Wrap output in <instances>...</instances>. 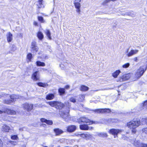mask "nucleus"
<instances>
[{
  "label": "nucleus",
  "instance_id": "obj_53",
  "mask_svg": "<svg viewBox=\"0 0 147 147\" xmlns=\"http://www.w3.org/2000/svg\"><path fill=\"white\" fill-rule=\"evenodd\" d=\"M22 147H26V145H23L22 146Z\"/></svg>",
  "mask_w": 147,
  "mask_h": 147
},
{
  "label": "nucleus",
  "instance_id": "obj_7",
  "mask_svg": "<svg viewBox=\"0 0 147 147\" xmlns=\"http://www.w3.org/2000/svg\"><path fill=\"white\" fill-rule=\"evenodd\" d=\"M31 49L33 52H36L38 50V47L36 45V44L35 42H32L31 43Z\"/></svg>",
  "mask_w": 147,
  "mask_h": 147
},
{
  "label": "nucleus",
  "instance_id": "obj_34",
  "mask_svg": "<svg viewBox=\"0 0 147 147\" xmlns=\"http://www.w3.org/2000/svg\"><path fill=\"white\" fill-rule=\"evenodd\" d=\"M84 95H81L80 96V97L78 99V100L80 102L84 100Z\"/></svg>",
  "mask_w": 147,
  "mask_h": 147
},
{
  "label": "nucleus",
  "instance_id": "obj_24",
  "mask_svg": "<svg viewBox=\"0 0 147 147\" xmlns=\"http://www.w3.org/2000/svg\"><path fill=\"white\" fill-rule=\"evenodd\" d=\"M42 1L41 0H38V3L37 4V7L38 8H40L44 7L43 4H42Z\"/></svg>",
  "mask_w": 147,
  "mask_h": 147
},
{
  "label": "nucleus",
  "instance_id": "obj_54",
  "mask_svg": "<svg viewBox=\"0 0 147 147\" xmlns=\"http://www.w3.org/2000/svg\"><path fill=\"white\" fill-rule=\"evenodd\" d=\"M3 112V111L0 110V114L2 113Z\"/></svg>",
  "mask_w": 147,
  "mask_h": 147
},
{
  "label": "nucleus",
  "instance_id": "obj_21",
  "mask_svg": "<svg viewBox=\"0 0 147 147\" xmlns=\"http://www.w3.org/2000/svg\"><path fill=\"white\" fill-rule=\"evenodd\" d=\"M97 134L100 137H107L108 136L107 133L104 132L98 133Z\"/></svg>",
  "mask_w": 147,
  "mask_h": 147
},
{
  "label": "nucleus",
  "instance_id": "obj_2",
  "mask_svg": "<svg viewBox=\"0 0 147 147\" xmlns=\"http://www.w3.org/2000/svg\"><path fill=\"white\" fill-rule=\"evenodd\" d=\"M69 108H68L67 110L65 111H59V113L61 116L66 121H68L70 120V116L69 114Z\"/></svg>",
  "mask_w": 147,
  "mask_h": 147
},
{
  "label": "nucleus",
  "instance_id": "obj_43",
  "mask_svg": "<svg viewBox=\"0 0 147 147\" xmlns=\"http://www.w3.org/2000/svg\"><path fill=\"white\" fill-rule=\"evenodd\" d=\"M6 128H3V130L5 132H8L9 130V127H8L5 126Z\"/></svg>",
  "mask_w": 147,
  "mask_h": 147
},
{
  "label": "nucleus",
  "instance_id": "obj_58",
  "mask_svg": "<svg viewBox=\"0 0 147 147\" xmlns=\"http://www.w3.org/2000/svg\"><path fill=\"white\" fill-rule=\"evenodd\" d=\"M41 53H40V52H39V53H38V54H40Z\"/></svg>",
  "mask_w": 147,
  "mask_h": 147
},
{
  "label": "nucleus",
  "instance_id": "obj_19",
  "mask_svg": "<svg viewBox=\"0 0 147 147\" xmlns=\"http://www.w3.org/2000/svg\"><path fill=\"white\" fill-rule=\"evenodd\" d=\"M54 130L56 135H59L63 132L62 130L59 128L55 129Z\"/></svg>",
  "mask_w": 147,
  "mask_h": 147
},
{
  "label": "nucleus",
  "instance_id": "obj_46",
  "mask_svg": "<svg viewBox=\"0 0 147 147\" xmlns=\"http://www.w3.org/2000/svg\"><path fill=\"white\" fill-rule=\"evenodd\" d=\"M4 102L5 104H8L9 103V101L8 100H5L4 101Z\"/></svg>",
  "mask_w": 147,
  "mask_h": 147
},
{
  "label": "nucleus",
  "instance_id": "obj_15",
  "mask_svg": "<svg viewBox=\"0 0 147 147\" xmlns=\"http://www.w3.org/2000/svg\"><path fill=\"white\" fill-rule=\"evenodd\" d=\"M18 98H19L18 96L17 95H12L10 96V103L14 102Z\"/></svg>",
  "mask_w": 147,
  "mask_h": 147
},
{
  "label": "nucleus",
  "instance_id": "obj_57",
  "mask_svg": "<svg viewBox=\"0 0 147 147\" xmlns=\"http://www.w3.org/2000/svg\"><path fill=\"white\" fill-rule=\"evenodd\" d=\"M2 97V96H1V95H0V98H1Z\"/></svg>",
  "mask_w": 147,
  "mask_h": 147
},
{
  "label": "nucleus",
  "instance_id": "obj_6",
  "mask_svg": "<svg viewBox=\"0 0 147 147\" xmlns=\"http://www.w3.org/2000/svg\"><path fill=\"white\" fill-rule=\"evenodd\" d=\"M23 107L24 110L28 111H30L33 108V105L32 104L27 103H25L23 105Z\"/></svg>",
  "mask_w": 147,
  "mask_h": 147
},
{
  "label": "nucleus",
  "instance_id": "obj_44",
  "mask_svg": "<svg viewBox=\"0 0 147 147\" xmlns=\"http://www.w3.org/2000/svg\"><path fill=\"white\" fill-rule=\"evenodd\" d=\"M106 120L109 123H110V122H111V121L112 122H113L114 121V119H106Z\"/></svg>",
  "mask_w": 147,
  "mask_h": 147
},
{
  "label": "nucleus",
  "instance_id": "obj_51",
  "mask_svg": "<svg viewBox=\"0 0 147 147\" xmlns=\"http://www.w3.org/2000/svg\"><path fill=\"white\" fill-rule=\"evenodd\" d=\"M11 138H17V135H14L13 136H11Z\"/></svg>",
  "mask_w": 147,
  "mask_h": 147
},
{
  "label": "nucleus",
  "instance_id": "obj_33",
  "mask_svg": "<svg viewBox=\"0 0 147 147\" xmlns=\"http://www.w3.org/2000/svg\"><path fill=\"white\" fill-rule=\"evenodd\" d=\"M121 15L123 16H125V15H127V16H131L132 15V12L130 11H127L125 13H122L121 14Z\"/></svg>",
  "mask_w": 147,
  "mask_h": 147
},
{
  "label": "nucleus",
  "instance_id": "obj_62",
  "mask_svg": "<svg viewBox=\"0 0 147 147\" xmlns=\"http://www.w3.org/2000/svg\"><path fill=\"white\" fill-rule=\"evenodd\" d=\"M41 1H43V0H41Z\"/></svg>",
  "mask_w": 147,
  "mask_h": 147
},
{
  "label": "nucleus",
  "instance_id": "obj_27",
  "mask_svg": "<svg viewBox=\"0 0 147 147\" xmlns=\"http://www.w3.org/2000/svg\"><path fill=\"white\" fill-rule=\"evenodd\" d=\"M17 49V47L15 45H12L11 46L10 51V53H12Z\"/></svg>",
  "mask_w": 147,
  "mask_h": 147
},
{
  "label": "nucleus",
  "instance_id": "obj_12",
  "mask_svg": "<svg viewBox=\"0 0 147 147\" xmlns=\"http://www.w3.org/2000/svg\"><path fill=\"white\" fill-rule=\"evenodd\" d=\"M134 145L137 147H147V143H140L138 141H135L134 144Z\"/></svg>",
  "mask_w": 147,
  "mask_h": 147
},
{
  "label": "nucleus",
  "instance_id": "obj_47",
  "mask_svg": "<svg viewBox=\"0 0 147 147\" xmlns=\"http://www.w3.org/2000/svg\"><path fill=\"white\" fill-rule=\"evenodd\" d=\"M12 35L10 33V42L12 40Z\"/></svg>",
  "mask_w": 147,
  "mask_h": 147
},
{
  "label": "nucleus",
  "instance_id": "obj_8",
  "mask_svg": "<svg viewBox=\"0 0 147 147\" xmlns=\"http://www.w3.org/2000/svg\"><path fill=\"white\" fill-rule=\"evenodd\" d=\"M32 78L35 81L39 80L40 74L38 71H36L32 74Z\"/></svg>",
  "mask_w": 147,
  "mask_h": 147
},
{
  "label": "nucleus",
  "instance_id": "obj_31",
  "mask_svg": "<svg viewBox=\"0 0 147 147\" xmlns=\"http://www.w3.org/2000/svg\"><path fill=\"white\" fill-rule=\"evenodd\" d=\"M32 58V54L31 53H29L27 55V59L28 60V61H31Z\"/></svg>",
  "mask_w": 147,
  "mask_h": 147
},
{
  "label": "nucleus",
  "instance_id": "obj_4",
  "mask_svg": "<svg viewBox=\"0 0 147 147\" xmlns=\"http://www.w3.org/2000/svg\"><path fill=\"white\" fill-rule=\"evenodd\" d=\"M145 67L143 66L140 67L137 70L136 74V76L138 78H140L143 74L146 69L145 70Z\"/></svg>",
  "mask_w": 147,
  "mask_h": 147
},
{
  "label": "nucleus",
  "instance_id": "obj_16",
  "mask_svg": "<svg viewBox=\"0 0 147 147\" xmlns=\"http://www.w3.org/2000/svg\"><path fill=\"white\" fill-rule=\"evenodd\" d=\"M74 4L75 8L76 9V11L78 13H80V8L81 4L80 3L78 2H74Z\"/></svg>",
  "mask_w": 147,
  "mask_h": 147
},
{
  "label": "nucleus",
  "instance_id": "obj_40",
  "mask_svg": "<svg viewBox=\"0 0 147 147\" xmlns=\"http://www.w3.org/2000/svg\"><path fill=\"white\" fill-rule=\"evenodd\" d=\"M16 112L15 111L10 109V115H14L16 114Z\"/></svg>",
  "mask_w": 147,
  "mask_h": 147
},
{
  "label": "nucleus",
  "instance_id": "obj_55",
  "mask_svg": "<svg viewBox=\"0 0 147 147\" xmlns=\"http://www.w3.org/2000/svg\"><path fill=\"white\" fill-rule=\"evenodd\" d=\"M145 122H146V123L147 124V119H146L145 121Z\"/></svg>",
  "mask_w": 147,
  "mask_h": 147
},
{
  "label": "nucleus",
  "instance_id": "obj_5",
  "mask_svg": "<svg viewBox=\"0 0 147 147\" xmlns=\"http://www.w3.org/2000/svg\"><path fill=\"white\" fill-rule=\"evenodd\" d=\"M76 136L82 138H90L91 136L88 133L82 134L81 133H77L75 134Z\"/></svg>",
  "mask_w": 147,
  "mask_h": 147
},
{
  "label": "nucleus",
  "instance_id": "obj_13",
  "mask_svg": "<svg viewBox=\"0 0 147 147\" xmlns=\"http://www.w3.org/2000/svg\"><path fill=\"white\" fill-rule=\"evenodd\" d=\"M80 120L82 122L88 123L89 124H92L93 123L92 121H91L89 119L87 118L84 116L80 117Z\"/></svg>",
  "mask_w": 147,
  "mask_h": 147
},
{
  "label": "nucleus",
  "instance_id": "obj_28",
  "mask_svg": "<svg viewBox=\"0 0 147 147\" xmlns=\"http://www.w3.org/2000/svg\"><path fill=\"white\" fill-rule=\"evenodd\" d=\"M120 73V71L119 70H116L112 74V76L114 78H116Z\"/></svg>",
  "mask_w": 147,
  "mask_h": 147
},
{
  "label": "nucleus",
  "instance_id": "obj_52",
  "mask_svg": "<svg viewBox=\"0 0 147 147\" xmlns=\"http://www.w3.org/2000/svg\"><path fill=\"white\" fill-rule=\"evenodd\" d=\"M19 36L20 37H22V34L21 33H20L19 34Z\"/></svg>",
  "mask_w": 147,
  "mask_h": 147
},
{
  "label": "nucleus",
  "instance_id": "obj_18",
  "mask_svg": "<svg viewBox=\"0 0 147 147\" xmlns=\"http://www.w3.org/2000/svg\"><path fill=\"white\" fill-rule=\"evenodd\" d=\"M41 121L42 122H45L47 124L49 125H51L53 124L52 121L50 120H47L44 118H42L40 119Z\"/></svg>",
  "mask_w": 147,
  "mask_h": 147
},
{
  "label": "nucleus",
  "instance_id": "obj_50",
  "mask_svg": "<svg viewBox=\"0 0 147 147\" xmlns=\"http://www.w3.org/2000/svg\"><path fill=\"white\" fill-rule=\"evenodd\" d=\"M69 88V85H66L65 87V88H66V89H68Z\"/></svg>",
  "mask_w": 147,
  "mask_h": 147
},
{
  "label": "nucleus",
  "instance_id": "obj_35",
  "mask_svg": "<svg viewBox=\"0 0 147 147\" xmlns=\"http://www.w3.org/2000/svg\"><path fill=\"white\" fill-rule=\"evenodd\" d=\"M143 109H147V100L144 102L143 104Z\"/></svg>",
  "mask_w": 147,
  "mask_h": 147
},
{
  "label": "nucleus",
  "instance_id": "obj_1",
  "mask_svg": "<svg viewBox=\"0 0 147 147\" xmlns=\"http://www.w3.org/2000/svg\"><path fill=\"white\" fill-rule=\"evenodd\" d=\"M140 125V120L137 119H134L127 123V124L128 127L131 129L132 132L134 134H135L137 131L136 128L139 127Z\"/></svg>",
  "mask_w": 147,
  "mask_h": 147
},
{
  "label": "nucleus",
  "instance_id": "obj_56",
  "mask_svg": "<svg viewBox=\"0 0 147 147\" xmlns=\"http://www.w3.org/2000/svg\"><path fill=\"white\" fill-rule=\"evenodd\" d=\"M12 139H13V140H16L17 138H11Z\"/></svg>",
  "mask_w": 147,
  "mask_h": 147
},
{
  "label": "nucleus",
  "instance_id": "obj_36",
  "mask_svg": "<svg viewBox=\"0 0 147 147\" xmlns=\"http://www.w3.org/2000/svg\"><path fill=\"white\" fill-rule=\"evenodd\" d=\"M130 65V64L129 63H127L122 65V67L123 68H126L129 67Z\"/></svg>",
  "mask_w": 147,
  "mask_h": 147
},
{
  "label": "nucleus",
  "instance_id": "obj_61",
  "mask_svg": "<svg viewBox=\"0 0 147 147\" xmlns=\"http://www.w3.org/2000/svg\"><path fill=\"white\" fill-rule=\"evenodd\" d=\"M67 103L69 104V103H68V102H67Z\"/></svg>",
  "mask_w": 147,
  "mask_h": 147
},
{
  "label": "nucleus",
  "instance_id": "obj_3",
  "mask_svg": "<svg viewBox=\"0 0 147 147\" xmlns=\"http://www.w3.org/2000/svg\"><path fill=\"white\" fill-rule=\"evenodd\" d=\"M48 103L50 106L54 107L57 109H61L64 106V105L59 102L51 101L49 102Z\"/></svg>",
  "mask_w": 147,
  "mask_h": 147
},
{
  "label": "nucleus",
  "instance_id": "obj_32",
  "mask_svg": "<svg viewBox=\"0 0 147 147\" xmlns=\"http://www.w3.org/2000/svg\"><path fill=\"white\" fill-rule=\"evenodd\" d=\"M65 89L63 88H60L59 89V92L60 95H62L65 93Z\"/></svg>",
  "mask_w": 147,
  "mask_h": 147
},
{
  "label": "nucleus",
  "instance_id": "obj_42",
  "mask_svg": "<svg viewBox=\"0 0 147 147\" xmlns=\"http://www.w3.org/2000/svg\"><path fill=\"white\" fill-rule=\"evenodd\" d=\"M10 143L12 144L13 145H16L17 144V142L15 141H10Z\"/></svg>",
  "mask_w": 147,
  "mask_h": 147
},
{
  "label": "nucleus",
  "instance_id": "obj_48",
  "mask_svg": "<svg viewBox=\"0 0 147 147\" xmlns=\"http://www.w3.org/2000/svg\"><path fill=\"white\" fill-rule=\"evenodd\" d=\"M7 40L8 42H9V33L7 34Z\"/></svg>",
  "mask_w": 147,
  "mask_h": 147
},
{
  "label": "nucleus",
  "instance_id": "obj_45",
  "mask_svg": "<svg viewBox=\"0 0 147 147\" xmlns=\"http://www.w3.org/2000/svg\"><path fill=\"white\" fill-rule=\"evenodd\" d=\"M138 58L137 57H135L133 58V60L135 62H137L138 61Z\"/></svg>",
  "mask_w": 147,
  "mask_h": 147
},
{
  "label": "nucleus",
  "instance_id": "obj_11",
  "mask_svg": "<svg viewBox=\"0 0 147 147\" xmlns=\"http://www.w3.org/2000/svg\"><path fill=\"white\" fill-rule=\"evenodd\" d=\"M128 50L129 49L127 50V51L126 52L127 53L126 55L128 57H131L133 55L137 53L138 52V50H131L130 51L128 52Z\"/></svg>",
  "mask_w": 147,
  "mask_h": 147
},
{
  "label": "nucleus",
  "instance_id": "obj_14",
  "mask_svg": "<svg viewBox=\"0 0 147 147\" xmlns=\"http://www.w3.org/2000/svg\"><path fill=\"white\" fill-rule=\"evenodd\" d=\"M130 77L129 74H125L120 76L119 78V81L122 82L128 80Z\"/></svg>",
  "mask_w": 147,
  "mask_h": 147
},
{
  "label": "nucleus",
  "instance_id": "obj_20",
  "mask_svg": "<svg viewBox=\"0 0 147 147\" xmlns=\"http://www.w3.org/2000/svg\"><path fill=\"white\" fill-rule=\"evenodd\" d=\"M37 36L39 40H41L43 38L44 35L42 32L38 31L37 34Z\"/></svg>",
  "mask_w": 147,
  "mask_h": 147
},
{
  "label": "nucleus",
  "instance_id": "obj_39",
  "mask_svg": "<svg viewBox=\"0 0 147 147\" xmlns=\"http://www.w3.org/2000/svg\"><path fill=\"white\" fill-rule=\"evenodd\" d=\"M69 100L71 102L74 103L76 101V99L73 97H71L69 99Z\"/></svg>",
  "mask_w": 147,
  "mask_h": 147
},
{
  "label": "nucleus",
  "instance_id": "obj_60",
  "mask_svg": "<svg viewBox=\"0 0 147 147\" xmlns=\"http://www.w3.org/2000/svg\"><path fill=\"white\" fill-rule=\"evenodd\" d=\"M60 67H61V65H60Z\"/></svg>",
  "mask_w": 147,
  "mask_h": 147
},
{
  "label": "nucleus",
  "instance_id": "obj_25",
  "mask_svg": "<svg viewBox=\"0 0 147 147\" xmlns=\"http://www.w3.org/2000/svg\"><path fill=\"white\" fill-rule=\"evenodd\" d=\"M54 97V95L53 94H49L47 95L46 98L47 100H50L53 99Z\"/></svg>",
  "mask_w": 147,
  "mask_h": 147
},
{
  "label": "nucleus",
  "instance_id": "obj_49",
  "mask_svg": "<svg viewBox=\"0 0 147 147\" xmlns=\"http://www.w3.org/2000/svg\"><path fill=\"white\" fill-rule=\"evenodd\" d=\"M34 24L36 26H38V23L37 22H34Z\"/></svg>",
  "mask_w": 147,
  "mask_h": 147
},
{
  "label": "nucleus",
  "instance_id": "obj_22",
  "mask_svg": "<svg viewBox=\"0 0 147 147\" xmlns=\"http://www.w3.org/2000/svg\"><path fill=\"white\" fill-rule=\"evenodd\" d=\"M45 33L46 35L48 38L50 40H51L52 38L51 36V33L50 31L48 30H46L45 31Z\"/></svg>",
  "mask_w": 147,
  "mask_h": 147
},
{
  "label": "nucleus",
  "instance_id": "obj_26",
  "mask_svg": "<svg viewBox=\"0 0 147 147\" xmlns=\"http://www.w3.org/2000/svg\"><path fill=\"white\" fill-rule=\"evenodd\" d=\"M36 65L38 66H45V65L44 63L39 61H37L36 62Z\"/></svg>",
  "mask_w": 147,
  "mask_h": 147
},
{
  "label": "nucleus",
  "instance_id": "obj_17",
  "mask_svg": "<svg viewBox=\"0 0 147 147\" xmlns=\"http://www.w3.org/2000/svg\"><path fill=\"white\" fill-rule=\"evenodd\" d=\"M76 129V127L74 125H70L67 128V130L68 132H71L75 131Z\"/></svg>",
  "mask_w": 147,
  "mask_h": 147
},
{
  "label": "nucleus",
  "instance_id": "obj_10",
  "mask_svg": "<svg viewBox=\"0 0 147 147\" xmlns=\"http://www.w3.org/2000/svg\"><path fill=\"white\" fill-rule=\"evenodd\" d=\"M121 131V130L112 129L109 130V133L114 135L115 136V138L116 137H116H117V135Z\"/></svg>",
  "mask_w": 147,
  "mask_h": 147
},
{
  "label": "nucleus",
  "instance_id": "obj_30",
  "mask_svg": "<svg viewBox=\"0 0 147 147\" xmlns=\"http://www.w3.org/2000/svg\"><path fill=\"white\" fill-rule=\"evenodd\" d=\"M37 85L40 86L44 87H46L48 86V84L46 83H43L41 82H38L37 83Z\"/></svg>",
  "mask_w": 147,
  "mask_h": 147
},
{
  "label": "nucleus",
  "instance_id": "obj_23",
  "mask_svg": "<svg viewBox=\"0 0 147 147\" xmlns=\"http://www.w3.org/2000/svg\"><path fill=\"white\" fill-rule=\"evenodd\" d=\"M80 128L81 129L87 130L88 129V127L87 125H80Z\"/></svg>",
  "mask_w": 147,
  "mask_h": 147
},
{
  "label": "nucleus",
  "instance_id": "obj_59",
  "mask_svg": "<svg viewBox=\"0 0 147 147\" xmlns=\"http://www.w3.org/2000/svg\"><path fill=\"white\" fill-rule=\"evenodd\" d=\"M44 147H47V146H44Z\"/></svg>",
  "mask_w": 147,
  "mask_h": 147
},
{
  "label": "nucleus",
  "instance_id": "obj_9",
  "mask_svg": "<svg viewBox=\"0 0 147 147\" xmlns=\"http://www.w3.org/2000/svg\"><path fill=\"white\" fill-rule=\"evenodd\" d=\"M95 112L98 113H109L111 111L109 109H95L94 110Z\"/></svg>",
  "mask_w": 147,
  "mask_h": 147
},
{
  "label": "nucleus",
  "instance_id": "obj_38",
  "mask_svg": "<svg viewBox=\"0 0 147 147\" xmlns=\"http://www.w3.org/2000/svg\"><path fill=\"white\" fill-rule=\"evenodd\" d=\"M116 0H105L103 4H105L111 1H114Z\"/></svg>",
  "mask_w": 147,
  "mask_h": 147
},
{
  "label": "nucleus",
  "instance_id": "obj_37",
  "mask_svg": "<svg viewBox=\"0 0 147 147\" xmlns=\"http://www.w3.org/2000/svg\"><path fill=\"white\" fill-rule=\"evenodd\" d=\"M38 19L39 21L42 23H44V20L43 18V17L41 16H38Z\"/></svg>",
  "mask_w": 147,
  "mask_h": 147
},
{
  "label": "nucleus",
  "instance_id": "obj_41",
  "mask_svg": "<svg viewBox=\"0 0 147 147\" xmlns=\"http://www.w3.org/2000/svg\"><path fill=\"white\" fill-rule=\"evenodd\" d=\"M142 131L143 133H144L147 135V127L143 128Z\"/></svg>",
  "mask_w": 147,
  "mask_h": 147
},
{
  "label": "nucleus",
  "instance_id": "obj_29",
  "mask_svg": "<svg viewBox=\"0 0 147 147\" xmlns=\"http://www.w3.org/2000/svg\"><path fill=\"white\" fill-rule=\"evenodd\" d=\"M88 90V88L85 86L82 85L81 86L80 90L82 91H85Z\"/></svg>",
  "mask_w": 147,
  "mask_h": 147
}]
</instances>
